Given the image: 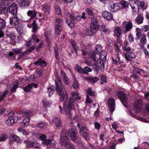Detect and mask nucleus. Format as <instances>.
Segmentation results:
<instances>
[{
    "label": "nucleus",
    "mask_w": 149,
    "mask_h": 149,
    "mask_svg": "<svg viewBox=\"0 0 149 149\" xmlns=\"http://www.w3.org/2000/svg\"><path fill=\"white\" fill-rule=\"evenodd\" d=\"M69 134L70 135V138L72 140H76L77 132L75 129H70L68 132L67 130L63 129L62 130L60 134L61 144L62 146H65L67 149H75L74 146L68 142L69 138L68 136Z\"/></svg>",
    "instance_id": "obj_1"
},
{
    "label": "nucleus",
    "mask_w": 149,
    "mask_h": 149,
    "mask_svg": "<svg viewBox=\"0 0 149 149\" xmlns=\"http://www.w3.org/2000/svg\"><path fill=\"white\" fill-rule=\"evenodd\" d=\"M57 78L58 81H55L56 89L58 95L60 96V100L62 101L65 99H68V95L66 90L63 88L60 78L57 77Z\"/></svg>",
    "instance_id": "obj_2"
},
{
    "label": "nucleus",
    "mask_w": 149,
    "mask_h": 149,
    "mask_svg": "<svg viewBox=\"0 0 149 149\" xmlns=\"http://www.w3.org/2000/svg\"><path fill=\"white\" fill-rule=\"evenodd\" d=\"M73 100L72 98H70L68 105L65 104L64 102L63 108L66 114L68 116L69 118L71 120H74L76 119L78 116L77 115H75L73 116L75 113Z\"/></svg>",
    "instance_id": "obj_3"
},
{
    "label": "nucleus",
    "mask_w": 149,
    "mask_h": 149,
    "mask_svg": "<svg viewBox=\"0 0 149 149\" xmlns=\"http://www.w3.org/2000/svg\"><path fill=\"white\" fill-rule=\"evenodd\" d=\"M17 113L25 117L23 122L21 123L22 125L24 126L27 125L29 124L30 120V118L33 115L32 112L30 111L24 112L20 110Z\"/></svg>",
    "instance_id": "obj_4"
},
{
    "label": "nucleus",
    "mask_w": 149,
    "mask_h": 149,
    "mask_svg": "<svg viewBox=\"0 0 149 149\" xmlns=\"http://www.w3.org/2000/svg\"><path fill=\"white\" fill-rule=\"evenodd\" d=\"M89 58L87 60L85 61V63L87 65L91 66H92L95 68L97 67L96 61L97 59V56L95 55V52H93L89 54Z\"/></svg>",
    "instance_id": "obj_5"
},
{
    "label": "nucleus",
    "mask_w": 149,
    "mask_h": 149,
    "mask_svg": "<svg viewBox=\"0 0 149 149\" xmlns=\"http://www.w3.org/2000/svg\"><path fill=\"white\" fill-rule=\"evenodd\" d=\"M117 95L121 100L122 104L123 105L126 107H127L128 103V99L126 97V95L123 91H120L118 92L117 93Z\"/></svg>",
    "instance_id": "obj_6"
},
{
    "label": "nucleus",
    "mask_w": 149,
    "mask_h": 149,
    "mask_svg": "<svg viewBox=\"0 0 149 149\" xmlns=\"http://www.w3.org/2000/svg\"><path fill=\"white\" fill-rule=\"evenodd\" d=\"M79 128V131L81 134L83 136L85 139L88 140L89 139L88 134V130L87 128L84 126L81 127L79 126V124H77Z\"/></svg>",
    "instance_id": "obj_7"
},
{
    "label": "nucleus",
    "mask_w": 149,
    "mask_h": 149,
    "mask_svg": "<svg viewBox=\"0 0 149 149\" xmlns=\"http://www.w3.org/2000/svg\"><path fill=\"white\" fill-rule=\"evenodd\" d=\"M18 120L17 117L13 116L9 117L5 122V124L8 126H10L16 123Z\"/></svg>",
    "instance_id": "obj_8"
},
{
    "label": "nucleus",
    "mask_w": 149,
    "mask_h": 149,
    "mask_svg": "<svg viewBox=\"0 0 149 149\" xmlns=\"http://www.w3.org/2000/svg\"><path fill=\"white\" fill-rule=\"evenodd\" d=\"M5 86L6 88L3 91L0 92V102L3 100L4 99L7 97L8 94L9 90L10 89V86L8 85L7 86Z\"/></svg>",
    "instance_id": "obj_9"
},
{
    "label": "nucleus",
    "mask_w": 149,
    "mask_h": 149,
    "mask_svg": "<svg viewBox=\"0 0 149 149\" xmlns=\"http://www.w3.org/2000/svg\"><path fill=\"white\" fill-rule=\"evenodd\" d=\"M139 0H129V3L132 10L134 12L139 10V7L136 2H138Z\"/></svg>",
    "instance_id": "obj_10"
},
{
    "label": "nucleus",
    "mask_w": 149,
    "mask_h": 149,
    "mask_svg": "<svg viewBox=\"0 0 149 149\" xmlns=\"http://www.w3.org/2000/svg\"><path fill=\"white\" fill-rule=\"evenodd\" d=\"M115 100L112 98H110L108 100L107 104L109 107L110 112L112 113L115 109Z\"/></svg>",
    "instance_id": "obj_11"
},
{
    "label": "nucleus",
    "mask_w": 149,
    "mask_h": 149,
    "mask_svg": "<svg viewBox=\"0 0 149 149\" xmlns=\"http://www.w3.org/2000/svg\"><path fill=\"white\" fill-rule=\"evenodd\" d=\"M106 59V54L104 53H102L100 55V58L97 60V63H100L101 61L102 63L101 64V66L103 67V68H104V63Z\"/></svg>",
    "instance_id": "obj_12"
},
{
    "label": "nucleus",
    "mask_w": 149,
    "mask_h": 149,
    "mask_svg": "<svg viewBox=\"0 0 149 149\" xmlns=\"http://www.w3.org/2000/svg\"><path fill=\"white\" fill-rule=\"evenodd\" d=\"M90 26L94 28L95 30H97L99 27V23L96 18L94 17H91Z\"/></svg>",
    "instance_id": "obj_13"
},
{
    "label": "nucleus",
    "mask_w": 149,
    "mask_h": 149,
    "mask_svg": "<svg viewBox=\"0 0 149 149\" xmlns=\"http://www.w3.org/2000/svg\"><path fill=\"white\" fill-rule=\"evenodd\" d=\"M123 27H125L124 30L125 33L130 31L132 28V25L130 21H124L123 22Z\"/></svg>",
    "instance_id": "obj_14"
},
{
    "label": "nucleus",
    "mask_w": 149,
    "mask_h": 149,
    "mask_svg": "<svg viewBox=\"0 0 149 149\" xmlns=\"http://www.w3.org/2000/svg\"><path fill=\"white\" fill-rule=\"evenodd\" d=\"M102 16L104 18L108 21L113 20V17L111 13L107 11L104 12L102 13Z\"/></svg>",
    "instance_id": "obj_15"
},
{
    "label": "nucleus",
    "mask_w": 149,
    "mask_h": 149,
    "mask_svg": "<svg viewBox=\"0 0 149 149\" xmlns=\"http://www.w3.org/2000/svg\"><path fill=\"white\" fill-rule=\"evenodd\" d=\"M52 121L55 124L57 128L60 129L62 127V123L59 118L54 117L52 120Z\"/></svg>",
    "instance_id": "obj_16"
},
{
    "label": "nucleus",
    "mask_w": 149,
    "mask_h": 149,
    "mask_svg": "<svg viewBox=\"0 0 149 149\" xmlns=\"http://www.w3.org/2000/svg\"><path fill=\"white\" fill-rule=\"evenodd\" d=\"M38 86L37 84L34 83H32L29 84L26 86V87L23 88L24 90L26 92L30 91L33 88H36Z\"/></svg>",
    "instance_id": "obj_17"
},
{
    "label": "nucleus",
    "mask_w": 149,
    "mask_h": 149,
    "mask_svg": "<svg viewBox=\"0 0 149 149\" xmlns=\"http://www.w3.org/2000/svg\"><path fill=\"white\" fill-rule=\"evenodd\" d=\"M17 7L15 3H13L9 8V12L12 15H15L17 14Z\"/></svg>",
    "instance_id": "obj_18"
},
{
    "label": "nucleus",
    "mask_w": 149,
    "mask_h": 149,
    "mask_svg": "<svg viewBox=\"0 0 149 149\" xmlns=\"http://www.w3.org/2000/svg\"><path fill=\"white\" fill-rule=\"evenodd\" d=\"M26 144V146L28 147L38 148L40 146V144L36 142H32L31 141H25L24 142Z\"/></svg>",
    "instance_id": "obj_19"
},
{
    "label": "nucleus",
    "mask_w": 149,
    "mask_h": 149,
    "mask_svg": "<svg viewBox=\"0 0 149 149\" xmlns=\"http://www.w3.org/2000/svg\"><path fill=\"white\" fill-rule=\"evenodd\" d=\"M27 14L28 16L31 17L28 21V22H30L36 17V12L34 10H29L27 12Z\"/></svg>",
    "instance_id": "obj_20"
},
{
    "label": "nucleus",
    "mask_w": 149,
    "mask_h": 149,
    "mask_svg": "<svg viewBox=\"0 0 149 149\" xmlns=\"http://www.w3.org/2000/svg\"><path fill=\"white\" fill-rule=\"evenodd\" d=\"M10 3L9 1L8 0H1V5L3 6L4 10L6 11V12H8V6Z\"/></svg>",
    "instance_id": "obj_21"
},
{
    "label": "nucleus",
    "mask_w": 149,
    "mask_h": 149,
    "mask_svg": "<svg viewBox=\"0 0 149 149\" xmlns=\"http://www.w3.org/2000/svg\"><path fill=\"white\" fill-rule=\"evenodd\" d=\"M17 2L19 6L22 7L28 6L29 4L28 0H18Z\"/></svg>",
    "instance_id": "obj_22"
},
{
    "label": "nucleus",
    "mask_w": 149,
    "mask_h": 149,
    "mask_svg": "<svg viewBox=\"0 0 149 149\" xmlns=\"http://www.w3.org/2000/svg\"><path fill=\"white\" fill-rule=\"evenodd\" d=\"M6 35L8 36H9L10 39L13 42L16 43L19 42V39L18 36H15L14 34L11 33L10 34L8 33H7Z\"/></svg>",
    "instance_id": "obj_23"
},
{
    "label": "nucleus",
    "mask_w": 149,
    "mask_h": 149,
    "mask_svg": "<svg viewBox=\"0 0 149 149\" xmlns=\"http://www.w3.org/2000/svg\"><path fill=\"white\" fill-rule=\"evenodd\" d=\"M19 86V82L17 80H15L13 82L11 88L10 95H11L14 92H15V89Z\"/></svg>",
    "instance_id": "obj_24"
},
{
    "label": "nucleus",
    "mask_w": 149,
    "mask_h": 149,
    "mask_svg": "<svg viewBox=\"0 0 149 149\" xmlns=\"http://www.w3.org/2000/svg\"><path fill=\"white\" fill-rule=\"evenodd\" d=\"M118 5V3H113L112 5L109 7V9L112 12L117 11L119 9Z\"/></svg>",
    "instance_id": "obj_25"
},
{
    "label": "nucleus",
    "mask_w": 149,
    "mask_h": 149,
    "mask_svg": "<svg viewBox=\"0 0 149 149\" xmlns=\"http://www.w3.org/2000/svg\"><path fill=\"white\" fill-rule=\"evenodd\" d=\"M96 30H95L94 28L90 26V27L86 29L85 32V34L87 36H92L94 33L95 32V31Z\"/></svg>",
    "instance_id": "obj_26"
},
{
    "label": "nucleus",
    "mask_w": 149,
    "mask_h": 149,
    "mask_svg": "<svg viewBox=\"0 0 149 149\" xmlns=\"http://www.w3.org/2000/svg\"><path fill=\"white\" fill-rule=\"evenodd\" d=\"M10 22L12 25L17 24L19 22V19L17 17H13L10 18Z\"/></svg>",
    "instance_id": "obj_27"
},
{
    "label": "nucleus",
    "mask_w": 149,
    "mask_h": 149,
    "mask_svg": "<svg viewBox=\"0 0 149 149\" xmlns=\"http://www.w3.org/2000/svg\"><path fill=\"white\" fill-rule=\"evenodd\" d=\"M33 64L35 65H39L42 67H44L47 65V63L45 61L41 59L38 60L36 62H34Z\"/></svg>",
    "instance_id": "obj_28"
},
{
    "label": "nucleus",
    "mask_w": 149,
    "mask_h": 149,
    "mask_svg": "<svg viewBox=\"0 0 149 149\" xmlns=\"http://www.w3.org/2000/svg\"><path fill=\"white\" fill-rule=\"evenodd\" d=\"M43 144L48 145L50 144L52 148L54 147L55 145V142L52 140L47 139L42 143Z\"/></svg>",
    "instance_id": "obj_29"
},
{
    "label": "nucleus",
    "mask_w": 149,
    "mask_h": 149,
    "mask_svg": "<svg viewBox=\"0 0 149 149\" xmlns=\"http://www.w3.org/2000/svg\"><path fill=\"white\" fill-rule=\"evenodd\" d=\"M52 30L49 29L48 31L45 32V37L46 38L47 41L49 42L50 39H51L52 37L51 36V32Z\"/></svg>",
    "instance_id": "obj_30"
},
{
    "label": "nucleus",
    "mask_w": 149,
    "mask_h": 149,
    "mask_svg": "<svg viewBox=\"0 0 149 149\" xmlns=\"http://www.w3.org/2000/svg\"><path fill=\"white\" fill-rule=\"evenodd\" d=\"M50 9L49 6L47 4H45L42 5V10L45 12L46 14H49L50 12Z\"/></svg>",
    "instance_id": "obj_31"
},
{
    "label": "nucleus",
    "mask_w": 149,
    "mask_h": 149,
    "mask_svg": "<svg viewBox=\"0 0 149 149\" xmlns=\"http://www.w3.org/2000/svg\"><path fill=\"white\" fill-rule=\"evenodd\" d=\"M85 80L88 82L91 83H95L97 82L98 79L97 77H88L85 78Z\"/></svg>",
    "instance_id": "obj_32"
},
{
    "label": "nucleus",
    "mask_w": 149,
    "mask_h": 149,
    "mask_svg": "<svg viewBox=\"0 0 149 149\" xmlns=\"http://www.w3.org/2000/svg\"><path fill=\"white\" fill-rule=\"evenodd\" d=\"M146 42L147 40L146 36L145 35H143L140 40L139 45H140L141 47H143L144 45L146 43Z\"/></svg>",
    "instance_id": "obj_33"
},
{
    "label": "nucleus",
    "mask_w": 149,
    "mask_h": 149,
    "mask_svg": "<svg viewBox=\"0 0 149 149\" xmlns=\"http://www.w3.org/2000/svg\"><path fill=\"white\" fill-rule=\"evenodd\" d=\"M30 53L29 51L27 49L26 51L21 53L19 55L17 59L19 60H21L22 59V58L25 56H27L29 55Z\"/></svg>",
    "instance_id": "obj_34"
},
{
    "label": "nucleus",
    "mask_w": 149,
    "mask_h": 149,
    "mask_svg": "<svg viewBox=\"0 0 149 149\" xmlns=\"http://www.w3.org/2000/svg\"><path fill=\"white\" fill-rule=\"evenodd\" d=\"M114 34L116 36L118 37L121 34V29L119 27H116L114 30Z\"/></svg>",
    "instance_id": "obj_35"
},
{
    "label": "nucleus",
    "mask_w": 149,
    "mask_h": 149,
    "mask_svg": "<svg viewBox=\"0 0 149 149\" xmlns=\"http://www.w3.org/2000/svg\"><path fill=\"white\" fill-rule=\"evenodd\" d=\"M61 74L62 76V77L64 83L68 86V78L66 77L65 72L63 71H61Z\"/></svg>",
    "instance_id": "obj_36"
},
{
    "label": "nucleus",
    "mask_w": 149,
    "mask_h": 149,
    "mask_svg": "<svg viewBox=\"0 0 149 149\" xmlns=\"http://www.w3.org/2000/svg\"><path fill=\"white\" fill-rule=\"evenodd\" d=\"M47 124L45 122L39 123L38 125V127L41 129H45L47 128Z\"/></svg>",
    "instance_id": "obj_37"
},
{
    "label": "nucleus",
    "mask_w": 149,
    "mask_h": 149,
    "mask_svg": "<svg viewBox=\"0 0 149 149\" xmlns=\"http://www.w3.org/2000/svg\"><path fill=\"white\" fill-rule=\"evenodd\" d=\"M143 19L142 16H138L135 19V21L138 24H140L143 22Z\"/></svg>",
    "instance_id": "obj_38"
},
{
    "label": "nucleus",
    "mask_w": 149,
    "mask_h": 149,
    "mask_svg": "<svg viewBox=\"0 0 149 149\" xmlns=\"http://www.w3.org/2000/svg\"><path fill=\"white\" fill-rule=\"evenodd\" d=\"M141 102V101L138 100L134 105V108L137 111L140 110L141 108L140 104L138 103V102Z\"/></svg>",
    "instance_id": "obj_39"
},
{
    "label": "nucleus",
    "mask_w": 149,
    "mask_h": 149,
    "mask_svg": "<svg viewBox=\"0 0 149 149\" xmlns=\"http://www.w3.org/2000/svg\"><path fill=\"white\" fill-rule=\"evenodd\" d=\"M42 104L44 107H49L51 106L52 102L50 100H44L42 101Z\"/></svg>",
    "instance_id": "obj_40"
},
{
    "label": "nucleus",
    "mask_w": 149,
    "mask_h": 149,
    "mask_svg": "<svg viewBox=\"0 0 149 149\" xmlns=\"http://www.w3.org/2000/svg\"><path fill=\"white\" fill-rule=\"evenodd\" d=\"M139 149H149V143L145 142L142 144V147L139 148Z\"/></svg>",
    "instance_id": "obj_41"
},
{
    "label": "nucleus",
    "mask_w": 149,
    "mask_h": 149,
    "mask_svg": "<svg viewBox=\"0 0 149 149\" xmlns=\"http://www.w3.org/2000/svg\"><path fill=\"white\" fill-rule=\"evenodd\" d=\"M56 25H58L59 26L61 27L63 25V22L62 19L56 18Z\"/></svg>",
    "instance_id": "obj_42"
},
{
    "label": "nucleus",
    "mask_w": 149,
    "mask_h": 149,
    "mask_svg": "<svg viewBox=\"0 0 149 149\" xmlns=\"http://www.w3.org/2000/svg\"><path fill=\"white\" fill-rule=\"evenodd\" d=\"M33 28L32 31L34 33H36L37 31V25L35 21H33L32 23Z\"/></svg>",
    "instance_id": "obj_43"
},
{
    "label": "nucleus",
    "mask_w": 149,
    "mask_h": 149,
    "mask_svg": "<svg viewBox=\"0 0 149 149\" xmlns=\"http://www.w3.org/2000/svg\"><path fill=\"white\" fill-rule=\"evenodd\" d=\"M120 3L122 6V8L123 9L129 6L128 3L125 1H122L120 2Z\"/></svg>",
    "instance_id": "obj_44"
},
{
    "label": "nucleus",
    "mask_w": 149,
    "mask_h": 149,
    "mask_svg": "<svg viewBox=\"0 0 149 149\" xmlns=\"http://www.w3.org/2000/svg\"><path fill=\"white\" fill-rule=\"evenodd\" d=\"M55 28L56 34L57 35H60L61 30V27L58 26L57 25H56Z\"/></svg>",
    "instance_id": "obj_45"
},
{
    "label": "nucleus",
    "mask_w": 149,
    "mask_h": 149,
    "mask_svg": "<svg viewBox=\"0 0 149 149\" xmlns=\"http://www.w3.org/2000/svg\"><path fill=\"white\" fill-rule=\"evenodd\" d=\"M139 6L141 7H143V9L146 10L148 7V6L146 3H145L144 1H140L139 3Z\"/></svg>",
    "instance_id": "obj_46"
},
{
    "label": "nucleus",
    "mask_w": 149,
    "mask_h": 149,
    "mask_svg": "<svg viewBox=\"0 0 149 149\" xmlns=\"http://www.w3.org/2000/svg\"><path fill=\"white\" fill-rule=\"evenodd\" d=\"M75 68L76 70L78 72L84 74V70L81 66L78 65H75Z\"/></svg>",
    "instance_id": "obj_47"
},
{
    "label": "nucleus",
    "mask_w": 149,
    "mask_h": 149,
    "mask_svg": "<svg viewBox=\"0 0 149 149\" xmlns=\"http://www.w3.org/2000/svg\"><path fill=\"white\" fill-rule=\"evenodd\" d=\"M8 137L7 135L4 134H1L0 135V142L4 141Z\"/></svg>",
    "instance_id": "obj_48"
},
{
    "label": "nucleus",
    "mask_w": 149,
    "mask_h": 149,
    "mask_svg": "<svg viewBox=\"0 0 149 149\" xmlns=\"http://www.w3.org/2000/svg\"><path fill=\"white\" fill-rule=\"evenodd\" d=\"M95 49L96 51H97V52L98 53L97 54H95V55L96 56V55H98V54L102 50L101 45H97L95 47Z\"/></svg>",
    "instance_id": "obj_49"
},
{
    "label": "nucleus",
    "mask_w": 149,
    "mask_h": 149,
    "mask_svg": "<svg viewBox=\"0 0 149 149\" xmlns=\"http://www.w3.org/2000/svg\"><path fill=\"white\" fill-rule=\"evenodd\" d=\"M116 56L117 60L116 59H114L113 58H112V61L116 64H117L118 63V62H123V61H121L120 60V57L119 56V54L118 53L117 54Z\"/></svg>",
    "instance_id": "obj_50"
},
{
    "label": "nucleus",
    "mask_w": 149,
    "mask_h": 149,
    "mask_svg": "<svg viewBox=\"0 0 149 149\" xmlns=\"http://www.w3.org/2000/svg\"><path fill=\"white\" fill-rule=\"evenodd\" d=\"M136 35L137 36L136 39H137V38L139 39L142 36V34L140 31V29L139 28H136Z\"/></svg>",
    "instance_id": "obj_51"
},
{
    "label": "nucleus",
    "mask_w": 149,
    "mask_h": 149,
    "mask_svg": "<svg viewBox=\"0 0 149 149\" xmlns=\"http://www.w3.org/2000/svg\"><path fill=\"white\" fill-rule=\"evenodd\" d=\"M5 26L4 20L0 18V29H3Z\"/></svg>",
    "instance_id": "obj_52"
},
{
    "label": "nucleus",
    "mask_w": 149,
    "mask_h": 149,
    "mask_svg": "<svg viewBox=\"0 0 149 149\" xmlns=\"http://www.w3.org/2000/svg\"><path fill=\"white\" fill-rule=\"evenodd\" d=\"M48 92L49 93V96L51 97L53 94L54 90L51 87H49L47 89Z\"/></svg>",
    "instance_id": "obj_53"
},
{
    "label": "nucleus",
    "mask_w": 149,
    "mask_h": 149,
    "mask_svg": "<svg viewBox=\"0 0 149 149\" xmlns=\"http://www.w3.org/2000/svg\"><path fill=\"white\" fill-rule=\"evenodd\" d=\"M66 22L68 25L70 27L72 28L74 27L73 23L69 19H66Z\"/></svg>",
    "instance_id": "obj_54"
},
{
    "label": "nucleus",
    "mask_w": 149,
    "mask_h": 149,
    "mask_svg": "<svg viewBox=\"0 0 149 149\" xmlns=\"http://www.w3.org/2000/svg\"><path fill=\"white\" fill-rule=\"evenodd\" d=\"M32 38L33 42H38L40 41V40L38 38L37 36L35 35H32Z\"/></svg>",
    "instance_id": "obj_55"
},
{
    "label": "nucleus",
    "mask_w": 149,
    "mask_h": 149,
    "mask_svg": "<svg viewBox=\"0 0 149 149\" xmlns=\"http://www.w3.org/2000/svg\"><path fill=\"white\" fill-rule=\"evenodd\" d=\"M13 140H14L17 142H19L20 141V139L19 137L15 135L12 136Z\"/></svg>",
    "instance_id": "obj_56"
},
{
    "label": "nucleus",
    "mask_w": 149,
    "mask_h": 149,
    "mask_svg": "<svg viewBox=\"0 0 149 149\" xmlns=\"http://www.w3.org/2000/svg\"><path fill=\"white\" fill-rule=\"evenodd\" d=\"M122 49L124 51L128 52L131 50V48L127 46L122 45Z\"/></svg>",
    "instance_id": "obj_57"
},
{
    "label": "nucleus",
    "mask_w": 149,
    "mask_h": 149,
    "mask_svg": "<svg viewBox=\"0 0 149 149\" xmlns=\"http://www.w3.org/2000/svg\"><path fill=\"white\" fill-rule=\"evenodd\" d=\"M71 44L74 49L75 51H77V50L78 49V47L76 45V42L74 41H71Z\"/></svg>",
    "instance_id": "obj_58"
},
{
    "label": "nucleus",
    "mask_w": 149,
    "mask_h": 149,
    "mask_svg": "<svg viewBox=\"0 0 149 149\" xmlns=\"http://www.w3.org/2000/svg\"><path fill=\"white\" fill-rule=\"evenodd\" d=\"M83 70H84V74L91 72L92 71L91 68L87 66L85 67L84 68Z\"/></svg>",
    "instance_id": "obj_59"
},
{
    "label": "nucleus",
    "mask_w": 149,
    "mask_h": 149,
    "mask_svg": "<svg viewBox=\"0 0 149 149\" xmlns=\"http://www.w3.org/2000/svg\"><path fill=\"white\" fill-rule=\"evenodd\" d=\"M101 84H104V83H106L107 82V79L106 76L102 75L101 77Z\"/></svg>",
    "instance_id": "obj_60"
},
{
    "label": "nucleus",
    "mask_w": 149,
    "mask_h": 149,
    "mask_svg": "<svg viewBox=\"0 0 149 149\" xmlns=\"http://www.w3.org/2000/svg\"><path fill=\"white\" fill-rule=\"evenodd\" d=\"M55 13L57 15H59L61 13V12L59 6H56L55 8Z\"/></svg>",
    "instance_id": "obj_61"
},
{
    "label": "nucleus",
    "mask_w": 149,
    "mask_h": 149,
    "mask_svg": "<svg viewBox=\"0 0 149 149\" xmlns=\"http://www.w3.org/2000/svg\"><path fill=\"white\" fill-rule=\"evenodd\" d=\"M86 11L87 13L89 15L93 16V13L92 11L89 8H87L86 10Z\"/></svg>",
    "instance_id": "obj_62"
},
{
    "label": "nucleus",
    "mask_w": 149,
    "mask_h": 149,
    "mask_svg": "<svg viewBox=\"0 0 149 149\" xmlns=\"http://www.w3.org/2000/svg\"><path fill=\"white\" fill-rule=\"evenodd\" d=\"M87 93L89 95L91 96H93L94 95V93L92 91V90L90 88L88 89L87 91Z\"/></svg>",
    "instance_id": "obj_63"
},
{
    "label": "nucleus",
    "mask_w": 149,
    "mask_h": 149,
    "mask_svg": "<svg viewBox=\"0 0 149 149\" xmlns=\"http://www.w3.org/2000/svg\"><path fill=\"white\" fill-rule=\"evenodd\" d=\"M22 48H15L13 49V51L16 54H18L20 53L22 51Z\"/></svg>",
    "instance_id": "obj_64"
}]
</instances>
